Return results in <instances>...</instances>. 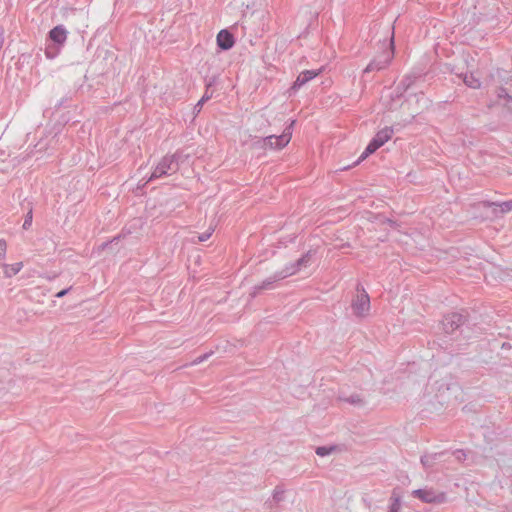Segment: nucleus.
Returning a JSON list of instances; mask_svg holds the SVG:
<instances>
[{"label":"nucleus","instance_id":"9d476101","mask_svg":"<svg viewBox=\"0 0 512 512\" xmlns=\"http://www.w3.org/2000/svg\"><path fill=\"white\" fill-rule=\"evenodd\" d=\"M393 135V129L391 127H385L378 131L374 136L373 140L382 147L386 142H388Z\"/></svg>","mask_w":512,"mask_h":512},{"label":"nucleus","instance_id":"4468645a","mask_svg":"<svg viewBox=\"0 0 512 512\" xmlns=\"http://www.w3.org/2000/svg\"><path fill=\"white\" fill-rule=\"evenodd\" d=\"M316 453L320 456H324V455H327L329 453V450L325 447H319L317 450H316Z\"/></svg>","mask_w":512,"mask_h":512},{"label":"nucleus","instance_id":"a211bd4d","mask_svg":"<svg viewBox=\"0 0 512 512\" xmlns=\"http://www.w3.org/2000/svg\"><path fill=\"white\" fill-rule=\"evenodd\" d=\"M507 206V209H512V203L510 204H505Z\"/></svg>","mask_w":512,"mask_h":512},{"label":"nucleus","instance_id":"423d86ee","mask_svg":"<svg viewBox=\"0 0 512 512\" xmlns=\"http://www.w3.org/2000/svg\"><path fill=\"white\" fill-rule=\"evenodd\" d=\"M216 41L217 45L223 50L232 48L235 43L233 35L225 29L219 31Z\"/></svg>","mask_w":512,"mask_h":512},{"label":"nucleus","instance_id":"ddd939ff","mask_svg":"<svg viewBox=\"0 0 512 512\" xmlns=\"http://www.w3.org/2000/svg\"><path fill=\"white\" fill-rule=\"evenodd\" d=\"M380 146L372 139L367 147L365 148L364 152L360 156V160L366 159L369 155L374 153L377 149H379Z\"/></svg>","mask_w":512,"mask_h":512},{"label":"nucleus","instance_id":"dca6fc26","mask_svg":"<svg viewBox=\"0 0 512 512\" xmlns=\"http://www.w3.org/2000/svg\"><path fill=\"white\" fill-rule=\"evenodd\" d=\"M398 508H399V503L393 504L392 511L396 512L398 510Z\"/></svg>","mask_w":512,"mask_h":512},{"label":"nucleus","instance_id":"39448f33","mask_svg":"<svg viewBox=\"0 0 512 512\" xmlns=\"http://www.w3.org/2000/svg\"><path fill=\"white\" fill-rule=\"evenodd\" d=\"M175 162L174 155H166L164 156L158 165L155 167L151 178H160L163 175H166L171 169Z\"/></svg>","mask_w":512,"mask_h":512},{"label":"nucleus","instance_id":"f8f14e48","mask_svg":"<svg viewBox=\"0 0 512 512\" xmlns=\"http://www.w3.org/2000/svg\"><path fill=\"white\" fill-rule=\"evenodd\" d=\"M464 83L472 89H478L481 86V81L479 77H477L473 73L466 74L464 76Z\"/></svg>","mask_w":512,"mask_h":512},{"label":"nucleus","instance_id":"20e7f679","mask_svg":"<svg viewBox=\"0 0 512 512\" xmlns=\"http://www.w3.org/2000/svg\"><path fill=\"white\" fill-rule=\"evenodd\" d=\"M353 312L357 316H365L370 310V298L365 291L358 293L352 303Z\"/></svg>","mask_w":512,"mask_h":512},{"label":"nucleus","instance_id":"6ab92c4d","mask_svg":"<svg viewBox=\"0 0 512 512\" xmlns=\"http://www.w3.org/2000/svg\"><path fill=\"white\" fill-rule=\"evenodd\" d=\"M28 224H29V221H25V223H24V225H23V226H24V228H26V226H27Z\"/></svg>","mask_w":512,"mask_h":512},{"label":"nucleus","instance_id":"6e6552de","mask_svg":"<svg viewBox=\"0 0 512 512\" xmlns=\"http://www.w3.org/2000/svg\"><path fill=\"white\" fill-rule=\"evenodd\" d=\"M391 51L386 55L384 61L382 63H378L376 60H373L372 62H370L368 64V66L366 67L365 69V72H370V71H373V70H380V69H383L385 68L386 66H388L390 64V62L392 61V58H393V49H394V46H393V39L391 40Z\"/></svg>","mask_w":512,"mask_h":512},{"label":"nucleus","instance_id":"9b49d317","mask_svg":"<svg viewBox=\"0 0 512 512\" xmlns=\"http://www.w3.org/2000/svg\"><path fill=\"white\" fill-rule=\"evenodd\" d=\"M22 268H23L22 262H16L13 264H3L2 265L3 273H4L5 277H8V278L19 273Z\"/></svg>","mask_w":512,"mask_h":512},{"label":"nucleus","instance_id":"f3484780","mask_svg":"<svg viewBox=\"0 0 512 512\" xmlns=\"http://www.w3.org/2000/svg\"><path fill=\"white\" fill-rule=\"evenodd\" d=\"M66 292L65 291H61L57 294V297H62Z\"/></svg>","mask_w":512,"mask_h":512},{"label":"nucleus","instance_id":"f03ea898","mask_svg":"<svg viewBox=\"0 0 512 512\" xmlns=\"http://www.w3.org/2000/svg\"><path fill=\"white\" fill-rule=\"evenodd\" d=\"M292 133L288 129L284 131L280 136H268L263 139V148L264 149H283L286 147L291 141Z\"/></svg>","mask_w":512,"mask_h":512},{"label":"nucleus","instance_id":"f257e3e1","mask_svg":"<svg viewBox=\"0 0 512 512\" xmlns=\"http://www.w3.org/2000/svg\"><path fill=\"white\" fill-rule=\"evenodd\" d=\"M316 252L309 250L301 258H299L294 264L287 267L283 273V277L291 276L298 273L301 269L311 266L316 260Z\"/></svg>","mask_w":512,"mask_h":512},{"label":"nucleus","instance_id":"0eeeda50","mask_svg":"<svg viewBox=\"0 0 512 512\" xmlns=\"http://www.w3.org/2000/svg\"><path fill=\"white\" fill-rule=\"evenodd\" d=\"M322 70L314 71V70H305L301 72L298 77L296 78L295 82L292 85V89L296 90L299 89L301 86L306 84L308 81L314 79L317 77Z\"/></svg>","mask_w":512,"mask_h":512},{"label":"nucleus","instance_id":"1a4fd4ad","mask_svg":"<svg viewBox=\"0 0 512 512\" xmlns=\"http://www.w3.org/2000/svg\"><path fill=\"white\" fill-rule=\"evenodd\" d=\"M49 35H50L51 40L59 45L64 44L67 39V31L65 30V28L63 26L54 27L50 31Z\"/></svg>","mask_w":512,"mask_h":512},{"label":"nucleus","instance_id":"2eb2a0df","mask_svg":"<svg viewBox=\"0 0 512 512\" xmlns=\"http://www.w3.org/2000/svg\"><path fill=\"white\" fill-rule=\"evenodd\" d=\"M209 237H210V234L207 233V234L200 235L198 238H199V241L203 242V241H206Z\"/></svg>","mask_w":512,"mask_h":512},{"label":"nucleus","instance_id":"7ed1b4c3","mask_svg":"<svg viewBox=\"0 0 512 512\" xmlns=\"http://www.w3.org/2000/svg\"><path fill=\"white\" fill-rule=\"evenodd\" d=\"M412 496L420 499L423 503L435 504L442 503L445 499L443 493H440L432 488H422L414 490Z\"/></svg>","mask_w":512,"mask_h":512}]
</instances>
